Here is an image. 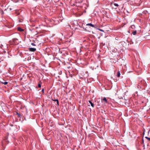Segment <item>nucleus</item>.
Here are the masks:
<instances>
[{"label": "nucleus", "instance_id": "nucleus-1", "mask_svg": "<svg viewBox=\"0 0 150 150\" xmlns=\"http://www.w3.org/2000/svg\"><path fill=\"white\" fill-rule=\"evenodd\" d=\"M36 50V49L35 48H29V50L31 52H35Z\"/></svg>", "mask_w": 150, "mask_h": 150}, {"label": "nucleus", "instance_id": "nucleus-2", "mask_svg": "<svg viewBox=\"0 0 150 150\" xmlns=\"http://www.w3.org/2000/svg\"><path fill=\"white\" fill-rule=\"evenodd\" d=\"M86 25L90 26L93 27H95L94 25L91 23H88L86 24Z\"/></svg>", "mask_w": 150, "mask_h": 150}, {"label": "nucleus", "instance_id": "nucleus-3", "mask_svg": "<svg viewBox=\"0 0 150 150\" xmlns=\"http://www.w3.org/2000/svg\"><path fill=\"white\" fill-rule=\"evenodd\" d=\"M88 102L90 103L91 106L93 108L94 107V105L93 104L90 100H89Z\"/></svg>", "mask_w": 150, "mask_h": 150}, {"label": "nucleus", "instance_id": "nucleus-4", "mask_svg": "<svg viewBox=\"0 0 150 150\" xmlns=\"http://www.w3.org/2000/svg\"><path fill=\"white\" fill-rule=\"evenodd\" d=\"M102 100H103V101H104L106 103H108V101L106 99V98L105 97H104L103 99H102Z\"/></svg>", "mask_w": 150, "mask_h": 150}, {"label": "nucleus", "instance_id": "nucleus-5", "mask_svg": "<svg viewBox=\"0 0 150 150\" xmlns=\"http://www.w3.org/2000/svg\"><path fill=\"white\" fill-rule=\"evenodd\" d=\"M18 31H23V30L21 29L20 28H18Z\"/></svg>", "mask_w": 150, "mask_h": 150}, {"label": "nucleus", "instance_id": "nucleus-6", "mask_svg": "<svg viewBox=\"0 0 150 150\" xmlns=\"http://www.w3.org/2000/svg\"><path fill=\"white\" fill-rule=\"evenodd\" d=\"M137 33V31L136 30L132 32V34L133 35H135Z\"/></svg>", "mask_w": 150, "mask_h": 150}, {"label": "nucleus", "instance_id": "nucleus-7", "mask_svg": "<svg viewBox=\"0 0 150 150\" xmlns=\"http://www.w3.org/2000/svg\"><path fill=\"white\" fill-rule=\"evenodd\" d=\"M120 71H118L117 72V76L118 77H119L120 76Z\"/></svg>", "mask_w": 150, "mask_h": 150}, {"label": "nucleus", "instance_id": "nucleus-8", "mask_svg": "<svg viewBox=\"0 0 150 150\" xmlns=\"http://www.w3.org/2000/svg\"><path fill=\"white\" fill-rule=\"evenodd\" d=\"M2 83L4 85H6L8 83V82H7L6 81H5V82H2Z\"/></svg>", "mask_w": 150, "mask_h": 150}, {"label": "nucleus", "instance_id": "nucleus-9", "mask_svg": "<svg viewBox=\"0 0 150 150\" xmlns=\"http://www.w3.org/2000/svg\"><path fill=\"white\" fill-rule=\"evenodd\" d=\"M54 101H56L57 102V104L58 105H59V101L57 99H55L54 100Z\"/></svg>", "mask_w": 150, "mask_h": 150}, {"label": "nucleus", "instance_id": "nucleus-10", "mask_svg": "<svg viewBox=\"0 0 150 150\" xmlns=\"http://www.w3.org/2000/svg\"><path fill=\"white\" fill-rule=\"evenodd\" d=\"M114 5L115 6H116V7H118V5L117 4V3H114Z\"/></svg>", "mask_w": 150, "mask_h": 150}, {"label": "nucleus", "instance_id": "nucleus-11", "mask_svg": "<svg viewBox=\"0 0 150 150\" xmlns=\"http://www.w3.org/2000/svg\"><path fill=\"white\" fill-rule=\"evenodd\" d=\"M3 46V45H2L1 43L0 42V48H2V47Z\"/></svg>", "mask_w": 150, "mask_h": 150}, {"label": "nucleus", "instance_id": "nucleus-12", "mask_svg": "<svg viewBox=\"0 0 150 150\" xmlns=\"http://www.w3.org/2000/svg\"><path fill=\"white\" fill-rule=\"evenodd\" d=\"M131 28L132 29H134L135 28V26L134 25H132L131 27Z\"/></svg>", "mask_w": 150, "mask_h": 150}, {"label": "nucleus", "instance_id": "nucleus-13", "mask_svg": "<svg viewBox=\"0 0 150 150\" xmlns=\"http://www.w3.org/2000/svg\"><path fill=\"white\" fill-rule=\"evenodd\" d=\"M145 138H146L147 139H148L150 141V138L146 137H145Z\"/></svg>", "mask_w": 150, "mask_h": 150}, {"label": "nucleus", "instance_id": "nucleus-14", "mask_svg": "<svg viewBox=\"0 0 150 150\" xmlns=\"http://www.w3.org/2000/svg\"><path fill=\"white\" fill-rule=\"evenodd\" d=\"M38 87L40 88L41 87V85L40 84H38Z\"/></svg>", "mask_w": 150, "mask_h": 150}, {"label": "nucleus", "instance_id": "nucleus-15", "mask_svg": "<svg viewBox=\"0 0 150 150\" xmlns=\"http://www.w3.org/2000/svg\"><path fill=\"white\" fill-rule=\"evenodd\" d=\"M31 45L33 46H35V45L33 43H32Z\"/></svg>", "mask_w": 150, "mask_h": 150}, {"label": "nucleus", "instance_id": "nucleus-16", "mask_svg": "<svg viewBox=\"0 0 150 150\" xmlns=\"http://www.w3.org/2000/svg\"><path fill=\"white\" fill-rule=\"evenodd\" d=\"M42 92H43V93H44V89L43 88L42 89Z\"/></svg>", "mask_w": 150, "mask_h": 150}, {"label": "nucleus", "instance_id": "nucleus-17", "mask_svg": "<svg viewBox=\"0 0 150 150\" xmlns=\"http://www.w3.org/2000/svg\"><path fill=\"white\" fill-rule=\"evenodd\" d=\"M99 30L101 31H103L102 29H99Z\"/></svg>", "mask_w": 150, "mask_h": 150}]
</instances>
